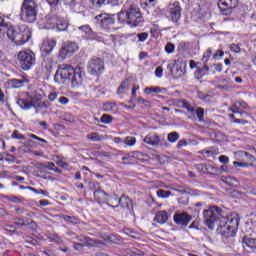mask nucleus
<instances>
[{"instance_id": "23", "label": "nucleus", "mask_w": 256, "mask_h": 256, "mask_svg": "<svg viewBox=\"0 0 256 256\" xmlns=\"http://www.w3.org/2000/svg\"><path fill=\"white\" fill-rule=\"evenodd\" d=\"M119 0H91L93 7L96 9H100V7H103V5H111Z\"/></svg>"}, {"instance_id": "26", "label": "nucleus", "mask_w": 256, "mask_h": 256, "mask_svg": "<svg viewBox=\"0 0 256 256\" xmlns=\"http://www.w3.org/2000/svg\"><path fill=\"white\" fill-rule=\"evenodd\" d=\"M242 243L246 245V247H249V249H256V238L245 236Z\"/></svg>"}, {"instance_id": "43", "label": "nucleus", "mask_w": 256, "mask_h": 256, "mask_svg": "<svg viewBox=\"0 0 256 256\" xmlns=\"http://www.w3.org/2000/svg\"><path fill=\"white\" fill-rule=\"evenodd\" d=\"M11 137L12 139H25V136H23V134H20L18 130H14Z\"/></svg>"}, {"instance_id": "51", "label": "nucleus", "mask_w": 256, "mask_h": 256, "mask_svg": "<svg viewBox=\"0 0 256 256\" xmlns=\"http://www.w3.org/2000/svg\"><path fill=\"white\" fill-rule=\"evenodd\" d=\"M5 231H10L12 233H15L17 231V228L14 225H5L4 227Z\"/></svg>"}, {"instance_id": "30", "label": "nucleus", "mask_w": 256, "mask_h": 256, "mask_svg": "<svg viewBox=\"0 0 256 256\" xmlns=\"http://www.w3.org/2000/svg\"><path fill=\"white\" fill-rule=\"evenodd\" d=\"M10 85L13 87V89H20V87L25 85V80L12 79L10 80Z\"/></svg>"}, {"instance_id": "41", "label": "nucleus", "mask_w": 256, "mask_h": 256, "mask_svg": "<svg viewBox=\"0 0 256 256\" xmlns=\"http://www.w3.org/2000/svg\"><path fill=\"white\" fill-rule=\"evenodd\" d=\"M139 105H144V107L148 108L151 107V102L149 100H146L144 98H138Z\"/></svg>"}, {"instance_id": "14", "label": "nucleus", "mask_w": 256, "mask_h": 256, "mask_svg": "<svg viewBox=\"0 0 256 256\" xmlns=\"http://www.w3.org/2000/svg\"><path fill=\"white\" fill-rule=\"evenodd\" d=\"M101 27H109L115 23V18L111 14H100L95 17Z\"/></svg>"}, {"instance_id": "19", "label": "nucleus", "mask_w": 256, "mask_h": 256, "mask_svg": "<svg viewBox=\"0 0 256 256\" xmlns=\"http://www.w3.org/2000/svg\"><path fill=\"white\" fill-rule=\"evenodd\" d=\"M211 55H213L211 49H208L202 57V63L204 66L200 69V73H203V71H209V66H207V63H209V59H211Z\"/></svg>"}, {"instance_id": "22", "label": "nucleus", "mask_w": 256, "mask_h": 256, "mask_svg": "<svg viewBox=\"0 0 256 256\" xmlns=\"http://www.w3.org/2000/svg\"><path fill=\"white\" fill-rule=\"evenodd\" d=\"M168 219H169V216L165 211L158 212L154 218L156 223H160L161 225H163L164 223H167Z\"/></svg>"}, {"instance_id": "28", "label": "nucleus", "mask_w": 256, "mask_h": 256, "mask_svg": "<svg viewBox=\"0 0 256 256\" xmlns=\"http://www.w3.org/2000/svg\"><path fill=\"white\" fill-rule=\"evenodd\" d=\"M15 225H20L21 227H27V225H35V221L27 219L26 221L23 218H16Z\"/></svg>"}, {"instance_id": "32", "label": "nucleus", "mask_w": 256, "mask_h": 256, "mask_svg": "<svg viewBox=\"0 0 256 256\" xmlns=\"http://www.w3.org/2000/svg\"><path fill=\"white\" fill-rule=\"evenodd\" d=\"M144 93L146 95H151V93L159 94V93H161V87H159V86H156V87H146L144 89Z\"/></svg>"}, {"instance_id": "10", "label": "nucleus", "mask_w": 256, "mask_h": 256, "mask_svg": "<svg viewBox=\"0 0 256 256\" xmlns=\"http://www.w3.org/2000/svg\"><path fill=\"white\" fill-rule=\"evenodd\" d=\"M168 13L171 21L177 25V23H179V19H181V5L179 2H171L168 5Z\"/></svg>"}, {"instance_id": "37", "label": "nucleus", "mask_w": 256, "mask_h": 256, "mask_svg": "<svg viewBox=\"0 0 256 256\" xmlns=\"http://www.w3.org/2000/svg\"><path fill=\"white\" fill-rule=\"evenodd\" d=\"M111 121H113V117H111V115L108 114H103L100 119V123H104V125L111 123Z\"/></svg>"}, {"instance_id": "5", "label": "nucleus", "mask_w": 256, "mask_h": 256, "mask_svg": "<svg viewBox=\"0 0 256 256\" xmlns=\"http://www.w3.org/2000/svg\"><path fill=\"white\" fill-rule=\"evenodd\" d=\"M38 13L39 6L35 0H23L20 8V19L22 21L25 23H35Z\"/></svg>"}, {"instance_id": "40", "label": "nucleus", "mask_w": 256, "mask_h": 256, "mask_svg": "<svg viewBox=\"0 0 256 256\" xmlns=\"http://www.w3.org/2000/svg\"><path fill=\"white\" fill-rule=\"evenodd\" d=\"M165 51L166 53H173V51H175V44L171 42L167 43L165 46Z\"/></svg>"}, {"instance_id": "46", "label": "nucleus", "mask_w": 256, "mask_h": 256, "mask_svg": "<svg viewBox=\"0 0 256 256\" xmlns=\"http://www.w3.org/2000/svg\"><path fill=\"white\" fill-rule=\"evenodd\" d=\"M155 76L160 79V77H163V67L158 66L155 70Z\"/></svg>"}, {"instance_id": "57", "label": "nucleus", "mask_w": 256, "mask_h": 256, "mask_svg": "<svg viewBox=\"0 0 256 256\" xmlns=\"http://www.w3.org/2000/svg\"><path fill=\"white\" fill-rule=\"evenodd\" d=\"M57 166H55V163L53 162H48V164L46 165V169H49V171H55V168Z\"/></svg>"}, {"instance_id": "7", "label": "nucleus", "mask_w": 256, "mask_h": 256, "mask_svg": "<svg viewBox=\"0 0 256 256\" xmlns=\"http://www.w3.org/2000/svg\"><path fill=\"white\" fill-rule=\"evenodd\" d=\"M17 59L23 71H29L37 61L35 53L31 50L20 51L17 55Z\"/></svg>"}, {"instance_id": "36", "label": "nucleus", "mask_w": 256, "mask_h": 256, "mask_svg": "<svg viewBox=\"0 0 256 256\" xmlns=\"http://www.w3.org/2000/svg\"><path fill=\"white\" fill-rule=\"evenodd\" d=\"M167 139L170 143H176L177 141H179V133L177 132L169 133Z\"/></svg>"}, {"instance_id": "62", "label": "nucleus", "mask_w": 256, "mask_h": 256, "mask_svg": "<svg viewBox=\"0 0 256 256\" xmlns=\"http://www.w3.org/2000/svg\"><path fill=\"white\" fill-rule=\"evenodd\" d=\"M75 251H81L83 249V244L81 243H74Z\"/></svg>"}, {"instance_id": "3", "label": "nucleus", "mask_w": 256, "mask_h": 256, "mask_svg": "<svg viewBox=\"0 0 256 256\" xmlns=\"http://www.w3.org/2000/svg\"><path fill=\"white\" fill-rule=\"evenodd\" d=\"M118 21L126 23L130 27H141L145 20L139 6L132 4L125 11L118 13Z\"/></svg>"}, {"instance_id": "11", "label": "nucleus", "mask_w": 256, "mask_h": 256, "mask_svg": "<svg viewBox=\"0 0 256 256\" xmlns=\"http://www.w3.org/2000/svg\"><path fill=\"white\" fill-rule=\"evenodd\" d=\"M88 187H89V189H91V191H94L95 199H99V197H102V199H104L105 201H110L111 197L109 196V194H107L105 191L99 189V182L90 181L88 183Z\"/></svg>"}, {"instance_id": "4", "label": "nucleus", "mask_w": 256, "mask_h": 256, "mask_svg": "<svg viewBox=\"0 0 256 256\" xmlns=\"http://www.w3.org/2000/svg\"><path fill=\"white\" fill-rule=\"evenodd\" d=\"M32 33L33 31L27 25L10 26L6 32L8 39L18 46L28 43L29 39H31Z\"/></svg>"}, {"instance_id": "48", "label": "nucleus", "mask_w": 256, "mask_h": 256, "mask_svg": "<svg viewBox=\"0 0 256 256\" xmlns=\"http://www.w3.org/2000/svg\"><path fill=\"white\" fill-rule=\"evenodd\" d=\"M236 105L240 107V109H249V105H247L245 101H238Z\"/></svg>"}, {"instance_id": "35", "label": "nucleus", "mask_w": 256, "mask_h": 256, "mask_svg": "<svg viewBox=\"0 0 256 256\" xmlns=\"http://www.w3.org/2000/svg\"><path fill=\"white\" fill-rule=\"evenodd\" d=\"M2 161H7V163H17V157L11 154H5L2 157Z\"/></svg>"}, {"instance_id": "39", "label": "nucleus", "mask_w": 256, "mask_h": 256, "mask_svg": "<svg viewBox=\"0 0 256 256\" xmlns=\"http://www.w3.org/2000/svg\"><path fill=\"white\" fill-rule=\"evenodd\" d=\"M138 37V41H140V43H144V41H147V39L149 38V33L147 32H142L137 34Z\"/></svg>"}, {"instance_id": "34", "label": "nucleus", "mask_w": 256, "mask_h": 256, "mask_svg": "<svg viewBox=\"0 0 256 256\" xmlns=\"http://www.w3.org/2000/svg\"><path fill=\"white\" fill-rule=\"evenodd\" d=\"M125 145L133 147L137 143V139L133 136H127L124 140Z\"/></svg>"}, {"instance_id": "15", "label": "nucleus", "mask_w": 256, "mask_h": 256, "mask_svg": "<svg viewBox=\"0 0 256 256\" xmlns=\"http://www.w3.org/2000/svg\"><path fill=\"white\" fill-rule=\"evenodd\" d=\"M191 216L187 214V212L178 213L174 215V221L177 225H183L184 227H187L189 223L191 222Z\"/></svg>"}, {"instance_id": "27", "label": "nucleus", "mask_w": 256, "mask_h": 256, "mask_svg": "<svg viewBox=\"0 0 256 256\" xmlns=\"http://www.w3.org/2000/svg\"><path fill=\"white\" fill-rule=\"evenodd\" d=\"M129 91V80H124L117 89V95H125Z\"/></svg>"}, {"instance_id": "24", "label": "nucleus", "mask_w": 256, "mask_h": 256, "mask_svg": "<svg viewBox=\"0 0 256 256\" xmlns=\"http://www.w3.org/2000/svg\"><path fill=\"white\" fill-rule=\"evenodd\" d=\"M168 71H170L171 75H176V77H181L183 75V70H179V68L176 69L174 72L173 69H175V61H170L167 66Z\"/></svg>"}, {"instance_id": "44", "label": "nucleus", "mask_w": 256, "mask_h": 256, "mask_svg": "<svg viewBox=\"0 0 256 256\" xmlns=\"http://www.w3.org/2000/svg\"><path fill=\"white\" fill-rule=\"evenodd\" d=\"M67 23H58L56 24L57 31H67Z\"/></svg>"}, {"instance_id": "60", "label": "nucleus", "mask_w": 256, "mask_h": 256, "mask_svg": "<svg viewBox=\"0 0 256 256\" xmlns=\"http://www.w3.org/2000/svg\"><path fill=\"white\" fill-rule=\"evenodd\" d=\"M233 165L234 167H247V163L237 162V161H234Z\"/></svg>"}, {"instance_id": "54", "label": "nucleus", "mask_w": 256, "mask_h": 256, "mask_svg": "<svg viewBox=\"0 0 256 256\" xmlns=\"http://www.w3.org/2000/svg\"><path fill=\"white\" fill-rule=\"evenodd\" d=\"M186 145H187V140L182 139V140H180V141L178 142V144H177V149H182V147H186Z\"/></svg>"}, {"instance_id": "59", "label": "nucleus", "mask_w": 256, "mask_h": 256, "mask_svg": "<svg viewBox=\"0 0 256 256\" xmlns=\"http://www.w3.org/2000/svg\"><path fill=\"white\" fill-rule=\"evenodd\" d=\"M220 163H229V157L222 155L219 157Z\"/></svg>"}, {"instance_id": "20", "label": "nucleus", "mask_w": 256, "mask_h": 256, "mask_svg": "<svg viewBox=\"0 0 256 256\" xmlns=\"http://www.w3.org/2000/svg\"><path fill=\"white\" fill-rule=\"evenodd\" d=\"M119 205H121V207H126V209H131V207H133V201H131L129 197L123 195L118 199V204L115 207H119Z\"/></svg>"}, {"instance_id": "58", "label": "nucleus", "mask_w": 256, "mask_h": 256, "mask_svg": "<svg viewBox=\"0 0 256 256\" xmlns=\"http://www.w3.org/2000/svg\"><path fill=\"white\" fill-rule=\"evenodd\" d=\"M9 215V212L7 210L0 208V219H3V217H7Z\"/></svg>"}, {"instance_id": "64", "label": "nucleus", "mask_w": 256, "mask_h": 256, "mask_svg": "<svg viewBox=\"0 0 256 256\" xmlns=\"http://www.w3.org/2000/svg\"><path fill=\"white\" fill-rule=\"evenodd\" d=\"M200 99H203L206 103L211 101V95H204V96H199Z\"/></svg>"}, {"instance_id": "61", "label": "nucleus", "mask_w": 256, "mask_h": 256, "mask_svg": "<svg viewBox=\"0 0 256 256\" xmlns=\"http://www.w3.org/2000/svg\"><path fill=\"white\" fill-rule=\"evenodd\" d=\"M0 27H7V22L5 21V17L0 14Z\"/></svg>"}, {"instance_id": "63", "label": "nucleus", "mask_w": 256, "mask_h": 256, "mask_svg": "<svg viewBox=\"0 0 256 256\" xmlns=\"http://www.w3.org/2000/svg\"><path fill=\"white\" fill-rule=\"evenodd\" d=\"M49 101H55L57 99V93L53 92L48 96Z\"/></svg>"}, {"instance_id": "29", "label": "nucleus", "mask_w": 256, "mask_h": 256, "mask_svg": "<svg viewBox=\"0 0 256 256\" xmlns=\"http://www.w3.org/2000/svg\"><path fill=\"white\" fill-rule=\"evenodd\" d=\"M178 107H181L182 109H187L188 113H191V111H193L194 108L190 105V103L187 100H179Z\"/></svg>"}, {"instance_id": "42", "label": "nucleus", "mask_w": 256, "mask_h": 256, "mask_svg": "<svg viewBox=\"0 0 256 256\" xmlns=\"http://www.w3.org/2000/svg\"><path fill=\"white\" fill-rule=\"evenodd\" d=\"M230 51L232 53H241V47H239V44H232L230 45Z\"/></svg>"}, {"instance_id": "1", "label": "nucleus", "mask_w": 256, "mask_h": 256, "mask_svg": "<svg viewBox=\"0 0 256 256\" xmlns=\"http://www.w3.org/2000/svg\"><path fill=\"white\" fill-rule=\"evenodd\" d=\"M203 215L204 223L208 229L213 231V229L217 227L216 231L223 239H229L237 235L239 215L232 214L227 216V214L217 206H211L209 209L204 210Z\"/></svg>"}, {"instance_id": "52", "label": "nucleus", "mask_w": 256, "mask_h": 256, "mask_svg": "<svg viewBox=\"0 0 256 256\" xmlns=\"http://www.w3.org/2000/svg\"><path fill=\"white\" fill-rule=\"evenodd\" d=\"M124 233H125L126 235H130V237H132V239H136V237H135V231H133V230L127 228V229L124 230Z\"/></svg>"}, {"instance_id": "13", "label": "nucleus", "mask_w": 256, "mask_h": 256, "mask_svg": "<svg viewBox=\"0 0 256 256\" xmlns=\"http://www.w3.org/2000/svg\"><path fill=\"white\" fill-rule=\"evenodd\" d=\"M78 31H80V35L85 41H95L97 39V33L93 32L89 25L78 27Z\"/></svg>"}, {"instance_id": "31", "label": "nucleus", "mask_w": 256, "mask_h": 256, "mask_svg": "<svg viewBox=\"0 0 256 256\" xmlns=\"http://www.w3.org/2000/svg\"><path fill=\"white\" fill-rule=\"evenodd\" d=\"M226 185H229L230 187H239V180L235 177H227L226 178Z\"/></svg>"}, {"instance_id": "2", "label": "nucleus", "mask_w": 256, "mask_h": 256, "mask_svg": "<svg viewBox=\"0 0 256 256\" xmlns=\"http://www.w3.org/2000/svg\"><path fill=\"white\" fill-rule=\"evenodd\" d=\"M54 81L59 84L71 81L72 87H81L85 81V70L73 68L69 64H61L55 73Z\"/></svg>"}, {"instance_id": "33", "label": "nucleus", "mask_w": 256, "mask_h": 256, "mask_svg": "<svg viewBox=\"0 0 256 256\" xmlns=\"http://www.w3.org/2000/svg\"><path fill=\"white\" fill-rule=\"evenodd\" d=\"M62 219L66 222V223H69L70 225H76V223L79 222V219H77L75 216H67V215H64L62 217Z\"/></svg>"}, {"instance_id": "6", "label": "nucleus", "mask_w": 256, "mask_h": 256, "mask_svg": "<svg viewBox=\"0 0 256 256\" xmlns=\"http://www.w3.org/2000/svg\"><path fill=\"white\" fill-rule=\"evenodd\" d=\"M17 105L25 111L29 109H36V113H39L40 109H47V104L41 101L40 98H36L33 95L27 93L25 98H19L16 101Z\"/></svg>"}, {"instance_id": "25", "label": "nucleus", "mask_w": 256, "mask_h": 256, "mask_svg": "<svg viewBox=\"0 0 256 256\" xmlns=\"http://www.w3.org/2000/svg\"><path fill=\"white\" fill-rule=\"evenodd\" d=\"M87 139H89V141H93V142H101V141H105V139H107V137L103 136V135H99L97 132H92L90 134L87 135Z\"/></svg>"}, {"instance_id": "21", "label": "nucleus", "mask_w": 256, "mask_h": 256, "mask_svg": "<svg viewBox=\"0 0 256 256\" xmlns=\"http://www.w3.org/2000/svg\"><path fill=\"white\" fill-rule=\"evenodd\" d=\"M103 111H105L106 113H112L115 114L117 113L118 109H117V103L115 102H106L103 104Z\"/></svg>"}, {"instance_id": "45", "label": "nucleus", "mask_w": 256, "mask_h": 256, "mask_svg": "<svg viewBox=\"0 0 256 256\" xmlns=\"http://www.w3.org/2000/svg\"><path fill=\"white\" fill-rule=\"evenodd\" d=\"M225 135L221 132L216 133V142L217 143H222V141H225Z\"/></svg>"}, {"instance_id": "50", "label": "nucleus", "mask_w": 256, "mask_h": 256, "mask_svg": "<svg viewBox=\"0 0 256 256\" xmlns=\"http://www.w3.org/2000/svg\"><path fill=\"white\" fill-rule=\"evenodd\" d=\"M58 102L61 105H67V103H69V98H67L65 96H61V97H59Z\"/></svg>"}, {"instance_id": "56", "label": "nucleus", "mask_w": 256, "mask_h": 256, "mask_svg": "<svg viewBox=\"0 0 256 256\" xmlns=\"http://www.w3.org/2000/svg\"><path fill=\"white\" fill-rule=\"evenodd\" d=\"M214 69L215 71H217V73H221V71H223V64L221 63L214 64Z\"/></svg>"}, {"instance_id": "18", "label": "nucleus", "mask_w": 256, "mask_h": 256, "mask_svg": "<svg viewBox=\"0 0 256 256\" xmlns=\"http://www.w3.org/2000/svg\"><path fill=\"white\" fill-rule=\"evenodd\" d=\"M191 115H196L198 121L200 123H205V110L201 107H194L192 108V111L190 112Z\"/></svg>"}, {"instance_id": "16", "label": "nucleus", "mask_w": 256, "mask_h": 256, "mask_svg": "<svg viewBox=\"0 0 256 256\" xmlns=\"http://www.w3.org/2000/svg\"><path fill=\"white\" fill-rule=\"evenodd\" d=\"M144 143L151 145V147H157L161 143V137L155 133L148 134L144 138Z\"/></svg>"}, {"instance_id": "8", "label": "nucleus", "mask_w": 256, "mask_h": 256, "mask_svg": "<svg viewBox=\"0 0 256 256\" xmlns=\"http://www.w3.org/2000/svg\"><path fill=\"white\" fill-rule=\"evenodd\" d=\"M90 75H101L105 71V62L101 58H92L87 65Z\"/></svg>"}, {"instance_id": "12", "label": "nucleus", "mask_w": 256, "mask_h": 256, "mask_svg": "<svg viewBox=\"0 0 256 256\" xmlns=\"http://www.w3.org/2000/svg\"><path fill=\"white\" fill-rule=\"evenodd\" d=\"M79 50V46L75 42H65L60 50L61 57H71L73 53Z\"/></svg>"}, {"instance_id": "47", "label": "nucleus", "mask_w": 256, "mask_h": 256, "mask_svg": "<svg viewBox=\"0 0 256 256\" xmlns=\"http://www.w3.org/2000/svg\"><path fill=\"white\" fill-rule=\"evenodd\" d=\"M240 110H241V107L237 105V102L234 103L233 106L230 108L231 113H235V114L239 113Z\"/></svg>"}, {"instance_id": "49", "label": "nucleus", "mask_w": 256, "mask_h": 256, "mask_svg": "<svg viewBox=\"0 0 256 256\" xmlns=\"http://www.w3.org/2000/svg\"><path fill=\"white\" fill-rule=\"evenodd\" d=\"M223 55H225V52H223V50H217L213 55V59H219L223 57Z\"/></svg>"}, {"instance_id": "38", "label": "nucleus", "mask_w": 256, "mask_h": 256, "mask_svg": "<svg viewBox=\"0 0 256 256\" xmlns=\"http://www.w3.org/2000/svg\"><path fill=\"white\" fill-rule=\"evenodd\" d=\"M157 195L161 199H167V197H171V191L158 190Z\"/></svg>"}, {"instance_id": "17", "label": "nucleus", "mask_w": 256, "mask_h": 256, "mask_svg": "<svg viewBox=\"0 0 256 256\" xmlns=\"http://www.w3.org/2000/svg\"><path fill=\"white\" fill-rule=\"evenodd\" d=\"M57 46V41L53 39H45L42 43L41 50L44 51L45 53L49 54L55 47Z\"/></svg>"}, {"instance_id": "53", "label": "nucleus", "mask_w": 256, "mask_h": 256, "mask_svg": "<svg viewBox=\"0 0 256 256\" xmlns=\"http://www.w3.org/2000/svg\"><path fill=\"white\" fill-rule=\"evenodd\" d=\"M50 7H57L59 5V1L61 0H46Z\"/></svg>"}, {"instance_id": "9", "label": "nucleus", "mask_w": 256, "mask_h": 256, "mask_svg": "<svg viewBox=\"0 0 256 256\" xmlns=\"http://www.w3.org/2000/svg\"><path fill=\"white\" fill-rule=\"evenodd\" d=\"M239 5L238 0H219L218 1V9H220V13L222 15H231L233 13V9Z\"/></svg>"}, {"instance_id": "55", "label": "nucleus", "mask_w": 256, "mask_h": 256, "mask_svg": "<svg viewBox=\"0 0 256 256\" xmlns=\"http://www.w3.org/2000/svg\"><path fill=\"white\" fill-rule=\"evenodd\" d=\"M52 239H53V241H56V243H58L59 245H61V243H63V239H61L60 236L57 234L52 235Z\"/></svg>"}]
</instances>
